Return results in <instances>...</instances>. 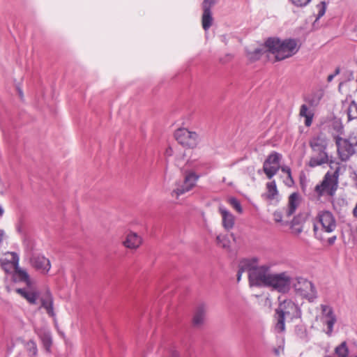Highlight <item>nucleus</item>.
<instances>
[{
    "label": "nucleus",
    "mask_w": 357,
    "mask_h": 357,
    "mask_svg": "<svg viewBox=\"0 0 357 357\" xmlns=\"http://www.w3.org/2000/svg\"><path fill=\"white\" fill-rule=\"evenodd\" d=\"M257 257L243 259L240 261L237 272V280H241L244 272L248 274L250 287L272 288L275 290H287L293 286L294 290H313L314 285L303 278L291 277L289 271L272 273L267 264L259 266Z\"/></svg>",
    "instance_id": "nucleus-1"
},
{
    "label": "nucleus",
    "mask_w": 357,
    "mask_h": 357,
    "mask_svg": "<svg viewBox=\"0 0 357 357\" xmlns=\"http://www.w3.org/2000/svg\"><path fill=\"white\" fill-rule=\"evenodd\" d=\"M266 49L275 55L277 61H282L296 54L300 46L296 39L280 40L278 38H269L265 42Z\"/></svg>",
    "instance_id": "nucleus-2"
},
{
    "label": "nucleus",
    "mask_w": 357,
    "mask_h": 357,
    "mask_svg": "<svg viewBox=\"0 0 357 357\" xmlns=\"http://www.w3.org/2000/svg\"><path fill=\"white\" fill-rule=\"evenodd\" d=\"M309 144L312 153L308 165L310 167H316L324 164H329L330 167L333 169V162L329 159L328 154L326 152L328 146L326 138L323 135H317L312 137Z\"/></svg>",
    "instance_id": "nucleus-3"
},
{
    "label": "nucleus",
    "mask_w": 357,
    "mask_h": 357,
    "mask_svg": "<svg viewBox=\"0 0 357 357\" xmlns=\"http://www.w3.org/2000/svg\"><path fill=\"white\" fill-rule=\"evenodd\" d=\"M340 159L346 162L356 153L357 130L352 131L347 138L339 135L334 137Z\"/></svg>",
    "instance_id": "nucleus-4"
},
{
    "label": "nucleus",
    "mask_w": 357,
    "mask_h": 357,
    "mask_svg": "<svg viewBox=\"0 0 357 357\" xmlns=\"http://www.w3.org/2000/svg\"><path fill=\"white\" fill-rule=\"evenodd\" d=\"M335 166L334 172L333 173L331 172H326L322 181L315 186L314 192L319 198L324 195L329 197L335 195L338 187V177L340 169L339 164L336 163Z\"/></svg>",
    "instance_id": "nucleus-5"
},
{
    "label": "nucleus",
    "mask_w": 357,
    "mask_h": 357,
    "mask_svg": "<svg viewBox=\"0 0 357 357\" xmlns=\"http://www.w3.org/2000/svg\"><path fill=\"white\" fill-rule=\"evenodd\" d=\"M275 318L277 323L275 326V329L277 332H283L285 329V317L288 316L291 319L299 318L301 316V310L298 305H296L291 301H285L284 303V308L280 305V307L275 310Z\"/></svg>",
    "instance_id": "nucleus-6"
},
{
    "label": "nucleus",
    "mask_w": 357,
    "mask_h": 357,
    "mask_svg": "<svg viewBox=\"0 0 357 357\" xmlns=\"http://www.w3.org/2000/svg\"><path fill=\"white\" fill-rule=\"evenodd\" d=\"M174 137L182 146L190 149L195 148L199 142V135L186 128H179L174 132Z\"/></svg>",
    "instance_id": "nucleus-7"
},
{
    "label": "nucleus",
    "mask_w": 357,
    "mask_h": 357,
    "mask_svg": "<svg viewBox=\"0 0 357 357\" xmlns=\"http://www.w3.org/2000/svg\"><path fill=\"white\" fill-rule=\"evenodd\" d=\"M321 321L324 326L325 333L331 337L333 333L334 326L337 322V316L334 312L333 307L326 304L321 305Z\"/></svg>",
    "instance_id": "nucleus-8"
},
{
    "label": "nucleus",
    "mask_w": 357,
    "mask_h": 357,
    "mask_svg": "<svg viewBox=\"0 0 357 357\" xmlns=\"http://www.w3.org/2000/svg\"><path fill=\"white\" fill-rule=\"evenodd\" d=\"M282 158V155L277 153H271L263 165V170L266 176L271 179L272 178L280 169V161Z\"/></svg>",
    "instance_id": "nucleus-9"
},
{
    "label": "nucleus",
    "mask_w": 357,
    "mask_h": 357,
    "mask_svg": "<svg viewBox=\"0 0 357 357\" xmlns=\"http://www.w3.org/2000/svg\"><path fill=\"white\" fill-rule=\"evenodd\" d=\"M19 260L16 252H8L0 259L1 266L6 273H11L19 266Z\"/></svg>",
    "instance_id": "nucleus-10"
},
{
    "label": "nucleus",
    "mask_w": 357,
    "mask_h": 357,
    "mask_svg": "<svg viewBox=\"0 0 357 357\" xmlns=\"http://www.w3.org/2000/svg\"><path fill=\"white\" fill-rule=\"evenodd\" d=\"M30 264L38 272L46 275L51 268L49 259L39 254H34L30 258Z\"/></svg>",
    "instance_id": "nucleus-11"
},
{
    "label": "nucleus",
    "mask_w": 357,
    "mask_h": 357,
    "mask_svg": "<svg viewBox=\"0 0 357 357\" xmlns=\"http://www.w3.org/2000/svg\"><path fill=\"white\" fill-rule=\"evenodd\" d=\"M319 222L324 231L331 233L336 228V222L332 213L328 211H321L317 215Z\"/></svg>",
    "instance_id": "nucleus-12"
},
{
    "label": "nucleus",
    "mask_w": 357,
    "mask_h": 357,
    "mask_svg": "<svg viewBox=\"0 0 357 357\" xmlns=\"http://www.w3.org/2000/svg\"><path fill=\"white\" fill-rule=\"evenodd\" d=\"M206 314V305L204 303H198L195 307L192 324L194 326H199L203 324Z\"/></svg>",
    "instance_id": "nucleus-13"
},
{
    "label": "nucleus",
    "mask_w": 357,
    "mask_h": 357,
    "mask_svg": "<svg viewBox=\"0 0 357 357\" xmlns=\"http://www.w3.org/2000/svg\"><path fill=\"white\" fill-rule=\"evenodd\" d=\"M301 196L298 192L291 193L288 199L287 207L284 209V215L290 218L296 211L301 203Z\"/></svg>",
    "instance_id": "nucleus-14"
},
{
    "label": "nucleus",
    "mask_w": 357,
    "mask_h": 357,
    "mask_svg": "<svg viewBox=\"0 0 357 357\" xmlns=\"http://www.w3.org/2000/svg\"><path fill=\"white\" fill-rule=\"evenodd\" d=\"M35 332L40 339L45 350L50 352L52 344V338L50 331L45 328H36Z\"/></svg>",
    "instance_id": "nucleus-15"
},
{
    "label": "nucleus",
    "mask_w": 357,
    "mask_h": 357,
    "mask_svg": "<svg viewBox=\"0 0 357 357\" xmlns=\"http://www.w3.org/2000/svg\"><path fill=\"white\" fill-rule=\"evenodd\" d=\"M142 243V238L135 232H130L123 241V245L129 249H137Z\"/></svg>",
    "instance_id": "nucleus-16"
},
{
    "label": "nucleus",
    "mask_w": 357,
    "mask_h": 357,
    "mask_svg": "<svg viewBox=\"0 0 357 357\" xmlns=\"http://www.w3.org/2000/svg\"><path fill=\"white\" fill-rule=\"evenodd\" d=\"M13 273H14L13 277L15 280L25 283L29 288H32L33 287L34 281L30 278L29 275L25 270L22 269L18 266Z\"/></svg>",
    "instance_id": "nucleus-17"
},
{
    "label": "nucleus",
    "mask_w": 357,
    "mask_h": 357,
    "mask_svg": "<svg viewBox=\"0 0 357 357\" xmlns=\"http://www.w3.org/2000/svg\"><path fill=\"white\" fill-rule=\"evenodd\" d=\"M219 211L222 218V225L227 230L233 228L234 225V216L224 206L219 207Z\"/></svg>",
    "instance_id": "nucleus-18"
},
{
    "label": "nucleus",
    "mask_w": 357,
    "mask_h": 357,
    "mask_svg": "<svg viewBox=\"0 0 357 357\" xmlns=\"http://www.w3.org/2000/svg\"><path fill=\"white\" fill-rule=\"evenodd\" d=\"M299 115L301 117H304L305 125L307 127L310 126L312 123V119L314 116V112L310 109L308 107L303 104L301 106Z\"/></svg>",
    "instance_id": "nucleus-19"
},
{
    "label": "nucleus",
    "mask_w": 357,
    "mask_h": 357,
    "mask_svg": "<svg viewBox=\"0 0 357 357\" xmlns=\"http://www.w3.org/2000/svg\"><path fill=\"white\" fill-rule=\"evenodd\" d=\"M191 190L192 188L188 186L183 181H177L176 183V187L172 192V196L178 198L179 196L190 191Z\"/></svg>",
    "instance_id": "nucleus-20"
},
{
    "label": "nucleus",
    "mask_w": 357,
    "mask_h": 357,
    "mask_svg": "<svg viewBox=\"0 0 357 357\" xmlns=\"http://www.w3.org/2000/svg\"><path fill=\"white\" fill-rule=\"evenodd\" d=\"M203 10V14L202 17V27L204 29V31L208 30V29L211 26L213 18L212 16V12L211 10L209 9H202Z\"/></svg>",
    "instance_id": "nucleus-21"
},
{
    "label": "nucleus",
    "mask_w": 357,
    "mask_h": 357,
    "mask_svg": "<svg viewBox=\"0 0 357 357\" xmlns=\"http://www.w3.org/2000/svg\"><path fill=\"white\" fill-rule=\"evenodd\" d=\"M266 197L269 200H275L278 199V190L275 181H272L266 183Z\"/></svg>",
    "instance_id": "nucleus-22"
},
{
    "label": "nucleus",
    "mask_w": 357,
    "mask_h": 357,
    "mask_svg": "<svg viewBox=\"0 0 357 357\" xmlns=\"http://www.w3.org/2000/svg\"><path fill=\"white\" fill-rule=\"evenodd\" d=\"M199 176L195 174L194 172H187L183 181L192 189L195 186Z\"/></svg>",
    "instance_id": "nucleus-23"
},
{
    "label": "nucleus",
    "mask_w": 357,
    "mask_h": 357,
    "mask_svg": "<svg viewBox=\"0 0 357 357\" xmlns=\"http://www.w3.org/2000/svg\"><path fill=\"white\" fill-rule=\"evenodd\" d=\"M265 47H257L255 48L253 51H250L246 50L247 56L250 61H256L259 59L262 54L265 52Z\"/></svg>",
    "instance_id": "nucleus-24"
},
{
    "label": "nucleus",
    "mask_w": 357,
    "mask_h": 357,
    "mask_svg": "<svg viewBox=\"0 0 357 357\" xmlns=\"http://www.w3.org/2000/svg\"><path fill=\"white\" fill-rule=\"evenodd\" d=\"M22 297L26 298L31 304H35L38 296L39 291H17Z\"/></svg>",
    "instance_id": "nucleus-25"
},
{
    "label": "nucleus",
    "mask_w": 357,
    "mask_h": 357,
    "mask_svg": "<svg viewBox=\"0 0 357 357\" xmlns=\"http://www.w3.org/2000/svg\"><path fill=\"white\" fill-rule=\"evenodd\" d=\"M349 121L357 119V103L352 100L347 109Z\"/></svg>",
    "instance_id": "nucleus-26"
},
{
    "label": "nucleus",
    "mask_w": 357,
    "mask_h": 357,
    "mask_svg": "<svg viewBox=\"0 0 357 357\" xmlns=\"http://www.w3.org/2000/svg\"><path fill=\"white\" fill-rule=\"evenodd\" d=\"M216 243L218 245L222 247L224 249L228 250L230 248V240L225 235H218L216 236Z\"/></svg>",
    "instance_id": "nucleus-27"
},
{
    "label": "nucleus",
    "mask_w": 357,
    "mask_h": 357,
    "mask_svg": "<svg viewBox=\"0 0 357 357\" xmlns=\"http://www.w3.org/2000/svg\"><path fill=\"white\" fill-rule=\"evenodd\" d=\"M25 347L28 351L29 356L31 357H36L38 354V348L36 343L33 340L28 341Z\"/></svg>",
    "instance_id": "nucleus-28"
},
{
    "label": "nucleus",
    "mask_w": 357,
    "mask_h": 357,
    "mask_svg": "<svg viewBox=\"0 0 357 357\" xmlns=\"http://www.w3.org/2000/svg\"><path fill=\"white\" fill-rule=\"evenodd\" d=\"M335 354L339 357H347L349 354L347 343L345 342H342L339 346L335 348Z\"/></svg>",
    "instance_id": "nucleus-29"
},
{
    "label": "nucleus",
    "mask_w": 357,
    "mask_h": 357,
    "mask_svg": "<svg viewBox=\"0 0 357 357\" xmlns=\"http://www.w3.org/2000/svg\"><path fill=\"white\" fill-rule=\"evenodd\" d=\"M229 204L239 213L243 212L240 202L235 197H230L228 199Z\"/></svg>",
    "instance_id": "nucleus-30"
},
{
    "label": "nucleus",
    "mask_w": 357,
    "mask_h": 357,
    "mask_svg": "<svg viewBox=\"0 0 357 357\" xmlns=\"http://www.w3.org/2000/svg\"><path fill=\"white\" fill-rule=\"evenodd\" d=\"M291 229L292 233L294 234H296V235L301 234L303 231V227L300 225H298L296 223L295 219H294L291 222Z\"/></svg>",
    "instance_id": "nucleus-31"
},
{
    "label": "nucleus",
    "mask_w": 357,
    "mask_h": 357,
    "mask_svg": "<svg viewBox=\"0 0 357 357\" xmlns=\"http://www.w3.org/2000/svg\"><path fill=\"white\" fill-rule=\"evenodd\" d=\"M47 294L46 298L41 299V306L45 309H46V307H47V306H48L49 303H53V298L51 296V294H50V291H47Z\"/></svg>",
    "instance_id": "nucleus-32"
},
{
    "label": "nucleus",
    "mask_w": 357,
    "mask_h": 357,
    "mask_svg": "<svg viewBox=\"0 0 357 357\" xmlns=\"http://www.w3.org/2000/svg\"><path fill=\"white\" fill-rule=\"evenodd\" d=\"M317 7H318L319 10H318L317 20H318L320 17H321L322 16H324V15L326 13V5L325 2H321V3L317 6Z\"/></svg>",
    "instance_id": "nucleus-33"
},
{
    "label": "nucleus",
    "mask_w": 357,
    "mask_h": 357,
    "mask_svg": "<svg viewBox=\"0 0 357 357\" xmlns=\"http://www.w3.org/2000/svg\"><path fill=\"white\" fill-rule=\"evenodd\" d=\"M218 0H204L202 3V9L211 10L212 7L217 3Z\"/></svg>",
    "instance_id": "nucleus-34"
},
{
    "label": "nucleus",
    "mask_w": 357,
    "mask_h": 357,
    "mask_svg": "<svg viewBox=\"0 0 357 357\" xmlns=\"http://www.w3.org/2000/svg\"><path fill=\"white\" fill-rule=\"evenodd\" d=\"M45 310L50 317L54 319H56V314L54 311V302L52 303H49Z\"/></svg>",
    "instance_id": "nucleus-35"
},
{
    "label": "nucleus",
    "mask_w": 357,
    "mask_h": 357,
    "mask_svg": "<svg viewBox=\"0 0 357 357\" xmlns=\"http://www.w3.org/2000/svg\"><path fill=\"white\" fill-rule=\"evenodd\" d=\"M292 3L298 7H303L307 5L311 0H291Z\"/></svg>",
    "instance_id": "nucleus-36"
},
{
    "label": "nucleus",
    "mask_w": 357,
    "mask_h": 357,
    "mask_svg": "<svg viewBox=\"0 0 357 357\" xmlns=\"http://www.w3.org/2000/svg\"><path fill=\"white\" fill-rule=\"evenodd\" d=\"M283 218L282 212L280 211H276L273 213V219L277 222H282Z\"/></svg>",
    "instance_id": "nucleus-37"
},
{
    "label": "nucleus",
    "mask_w": 357,
    "mask_h": 357,
    "mask_svg": "<svg viewBox=\"0 0 357 357\" xmlns=\"http://www.w3.org/2000/svg\"><path fill=\"white\" fill-rule=\"evenodd\" d=\"M285 184H286V185H287L289 187H291L292 185H294V181L291 174L290 175V176H287V180L285 181Z\"/></svg>",
    "instance_id": "nucleus-38"
},
{
    "label": "nucleus",
    "mask_w": 357,
    "mask_h": 357,
    "mask_svg": "<svg viewBox=\"0 0 357 357\" xmlns=\"http://www.w3.org/2000/svg\"><path fill=\"white\" fill-rule=\"evenodd\" d=\"M320 100V97H318L317 99L314 98H308L307 101L311 105H317L319 103Z\"/></svg>",
    "instance_id": "nucleus-39"
},
{
    "label": "nucleus",
    "mask_w": 357,
    "mask_h": 357,
    "mask_svg": "<svg viewBox=\"0 0 357 357\" xmlns=\"http://www.w3.org/2000/svg\"><path fill=\"white\" fill-rule=\"evenodd\" d=\"M280 169L282 172L286 173L287 176H290V175L291 174V169L287 166H282L281 167H280Z\"/></svg>",
    "instance_id": "nucleus-40"
},
{
    "label": "nucleus",
    "mask_w": 357,
    "mask_h": 357,
    "mask_svg": "<svg viewBox=\"0 0 357 357\" xmlns=\"http://www.w3.org/2000/svg\"><path fill=\"white\" fill-rule=\"evenodd\" d=\"M335 239H336V236H334L333 237L329 238L328 240V242L329 244L332 245L335 243Z\"/></svg>",
    "instance_id": "nucleus-41"
},
{
    "label": "nucleus",
    "mask_w": 357,
    "mask_h": 357,
    "mask_svg": "<svg viewBox=\"0 0 357 357\" xmlns=\"http://www.w3.org/2000/svg\"><path fill=\"white\" fill-rule=\"evenodd\" d=\"M335 77V75H333V74L329 75L328 76L327 81H328V82H331L333 79V78H334Z\"/></svg>",
    "instance_id": "nucleus-42"
},
{
    "label": "nucleus",
    "mask_w": 357,
    "mask_h": 357,
    "mask_svg": "<svg viewBox=\"0 0 357 357\" xmlns=\"http://www.w3.org/2000/svg\"><path fill=\"white\" fill-rule=\"evenodd\" d=\"M353 214L355 217H357V203L355 208L353 210Z\"/></svg>",
    "instance_id": "nucleus-43"
},
{
    "label": "nucleus",
    "mask_w": 357,
    "mask_h": 357,
    "mask_svg": "<svg viewBox=\"0 0 357 357\" xmlns=\"http://www.w3.org/2000/svg\"><path fill=\"white\" fill-rule=\"evenodd\" d=\"M340 68H337L335 70V73H333V75H337L339 73H340Z\"/></svg>",
    "instance_id": "nucleus-44"
},
{
    "label": "nucleus",
    "mask_w": 357,
    "mask_h": 357,
    "mask_svg": "<svg viewBox=\"0 0 357 357\" xmlns=\"http://www.w3.org/2000/svg\"><path fill=\"white\" fill-rule=\"evenodd\" d=\"M3 213V209L0 206V216H1Z\"/></svg>",
    "instance_id": "nucleus-45"
},
{
    "label": "nucleus",
    "mask_w": 357,
    "mask_h": 357,
    "mask_svg": "<svg viewBox=\"0 0 357 357\" xmlns=\"http://www.w3.org/2000/svg\"><path fill=\"white\" fill-rule=\"evenodd\" d=\"M19 95L21 98H22L23 96V93H22V91L21 90L19 89Z\"/></svg>",
    "instance_id": "nucleus-46"
},
{
    "label": "nucleus",
    "mask_w": 357,
    "mask_h": 357,
    "mask_svg": "<svg viewBox=\"0 0 357 357\" xmlns=\"http://www.w3.org/2000/svg\"><path fill=\"white\" fill-rule=\"evenodd\" d=\"M170 151H172V149H169V151L168 150H166L167 154H170Z\"/></svg>",
    "instance_id": "nucleus-47"
},
{
    "label": "nucleus",
    "mask_w": 357,
    "mask_h": 357,
    "mask_svg": "<svg viewBox=\"0 0 357 357\" xmlns=\"http://www.w3.org/2000/svg\"><path fill=\"white\" fill-rule=\"evenodd\" d=\"M170 151H172V149H169V151L168 150H166L167 154H170Z\"/></svg>",
    "instance_id": "nucleus-48"
},
{
    "label": "nucleus",
    "mask_w": 357,
    "mask_h": 357,
    "mask_svg": "<svg viewBox=\"0 0 357 357\" xmlns=\"http://www.w3.org/2000/svg\"><path fill=\"white\" fill-rule=\"evenodd\" d=\"M170 151H172V149H169V151L168 150H166L167 154H170Z\"/></svg>",
    "instance_id": "nucleus-49"
},
{
    "label": "nucleus",
    "mask_w": 357,
    "mask_h": 357,
    "mask_svg": "<svg viewBox=\"0 0 357 357\" xmlns=\"http://www.w3.org/2000/svg\"><path fill=\"white\" fill-rule=\"evenodd\" d=\"M16 290H19V291H21V290H25L24 289H21V288H19V289H17Z\"/></svg>",
    "instance_id": "nucleus-50"
},
{
    "label": "nucleus",
    "mask_w": 357,
    "mask_h": 357,
    "mask_svg": "<svg viewBox=\"0 0 357 357\" xmlns=\"http://www.w3.org/2000/svg\"><path fill=\"white\" fill-rule=\"evenodd\" d=\"M314 231H316V230H317V226H316V225H314Z\"/></svg>",
    "instance_id": "nucleus-51"
},
{
    "label": "nucleus",
    "mask_w": 357,
    "mask_h": 357,
    "mask_svg": "<svg viewBox=\"0 0 357 357\" xmlns=\"http://www.w3.org/2000/svg\"><path fill=\"white\" fill-rule=\"evenodd\" d=\"M302 333H303L304 335H305V331H303Z\"/></svg>",
    "instance_id": "nucleus-52"
}]
</instances>
